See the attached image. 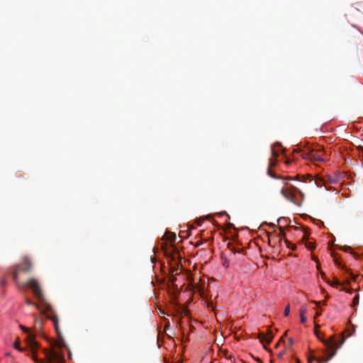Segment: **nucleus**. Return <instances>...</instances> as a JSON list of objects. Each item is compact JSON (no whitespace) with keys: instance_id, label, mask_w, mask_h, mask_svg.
Masks as SVG:
<instances>
[{"instance_id":"5701e85b","label":"nucleus","mask_w":363,"mask_h":363,"mask_svg":"<svg viewBox=\"0 0 363 363\" xmlns=\"http://www.w3.org/2000/svg\"><path fill=\"white\" fill-rule=\"evenodd\" d=\"M335 262L338 264L342 269H346V267L344 265V264H342L339 262V261L337 259H335L334 260Z\"/></svg>"},{"instance_id":"20e7f679","label":"nucleus","mask_w":363,"mask_h":363,"mask_svg":"<svg viewBox=\"0 0 363 363\" xmlns=\"http://www.w3.org/2000/svg\"><path fill=\"white\" fill-rule=\"evenodd\" d=\"M45 357L49 363H52L56 361L57 363H65L63 356L59 355L53 350H44Z\"/></svg>"},{"instance_id":"f03ea898","label":"nucleus","mask_w":363,"mask_h":363,"mask_svg":"<svg viewBox=\"0 0 363 363\" xmlns=\"http://www.w3.org/2000/svg\"><path fill=\"white\" fill-rule=\"evenodd\" d=\"M344 342L345 337H342L341 340L339 342H337L334 335L331 336L329 340H323V343L326 347V352L328 354V357H322L316 358L312 354H311L308 358V363H312L313 360H316L318 362H328L331 358H333L335 355L337 350L341 347Z\"/></svg>"},{"instance_id":"4468645a","label":"nucleus","mask_w":363,"mask_h":363,"mask_svg":"<svg viewBox=\"0 0 363 363\" xmlns=\"http://www.w3.org/2000/svg\"><path fill=\"white\" fill-rule=\"evenodd\" d=\"M267 173H268V174H269L271 177H272V178H274V179H279V178H280L279 177L277 176V175H276V174H275L272 171V169H271L270 168H269V169H268V170H267Z\"/></svg>"},{"instance_id":"e433bc0d","label":"nucleus","mask_w":363,"mask_h":363,"mask_svg":"<svg viewBox=\"0 0 363 363\" xmlns=\"http://www.w3.org/2000/svg\"><path fill=\"white\" fill-rule=\"evenodd\" d=\"M323 305H325V304H326V301H323Z\"/></svg>"},{"instance_id":"6ab92c4d","label":"nucleus","mask_w":363,"mask_h":363,"mask_svg":"<svg viewBox=\"0 0 363 363\" xmlns=\"http://www.w3.org/2000/svg\"><path fill=\"white\" fill-rule=\"evenodd\" d=\"M289 313H290V307H289V306H287L284 309V314L285 316H288Z\"/></svg>"},{"instance_id":"473e14b6","label":"nucleus","mask_w":363,"mask_h":363,"mask_svg":"<svg viewBox=\"0 0 363 363\" xmlns=\"http://www.w3.org/2000/svg\"><path fill=\"white\" fill-rule=\"evenodd\" d=\"M313 303H315V305H317V306H318V305L320 303V302H319V301H313Z\"/></svg>"},{"instance_id":"9b49d317","label":"nucleus","mask_w":363,"mask_h":363,"mask_svg":"<svg viewBox=\"0 0 363 363\" xmlns=\"http://www.w3.org/2000/svg\"><path fill=\"white\" fill-rule=\"evenodd\" d=\"M25 301L27 305H30V306L33 305L36 307V308L40 310V306L38 303L33 302L30 298H26Z\"/></svg>"},{"instance_id":"b1692460","label":"nucleus","mask_w":363,"mask_h":363,"mask_svg":"<svg viewBox=\"0 0 363 363\" xmlns=\"http://www.w3.org/2000/svg\"><path fill=\"white\" fill-rule=\"evenodd\" d=\"M341 249L345 252H348L349 250H351V247L350 246H347V245H345V246H342L341 247Z\"/></svg>"},{"instance_id":"aec40b11","label":"nucleus","mask_w":363,"mask_h":363,"mask_svg":"<svg viewBox=\"0 0 363 363\" xmlns=\"http://www.w3.org/2000/svg\"><path fill=\"white\" fill-rule=\"evenodd\" d=\"M56 345L59 347H65V343L61 340H59L57 342H56Z\"/></svg>"},{"instance_id":"2eb2a0df","label":"nucleus","mask_w":363,"mask_h":363,"mask_svg":"<svg viewBox=\"0 0 363 363\" xmlns=\"http://www.w3.org/2000/svg\"><path fill=\"white\" fill-rule=\"evenodd\" d=\"M277 159H274V158L270 159L269 168L271 169L272 167H274L277 164Z\"/></svg>"},{"instance_id":"f3484780","label":"nucleus","mask_w":363,"mask_h":363,"mask_svg":"<svg viewBox=\"0 0 363 363\" xmlns=\"http://www.w3.org/2000/svg\"><path fill=\"white\" fill-rule=\"evenodd\" d=\"M13 347L15 349L18 350V351L21 352L23 350V349L20 346L18 340L15 342Z\"/></svg>"},{"instance_id":"423d86ee","label":"nucleus","mask_w":363,"mask_h":363,"mask_svg":"<svg viewBox=\"0 0 363 363\" xmlns=\"http://www.w3.org/2000/svg\"><path fill=\"white\" fill-rule=\"evenodd\" d=\"M328 160V155L325 152L312 150L311 161L312 162H325Z\"/></svg>"},{"instance_id":"4c0bfd02","label":"nucleus","mask_w":363,"mask_h":363,"mask_svg":"<svg viewBox=\"0 0 363 363\" xmlns=\"http://www.w3.org/2000/svg\"><path fill=\"white\" fill-rule=\"evenodd\" d=\"M359 151H362V154H363V147H361V149H359Z\"/></svg>"},{"instance_id":"412c9836","label":"nucleus","mask_w":363,"mask_h":363,"mask_svg":"<svg viewBox=\"0 0 363 363\" xmlns=\"http://www.w3.org/2000/svg\"><path fill=\"white\" fill-rule=\"evenodd\" d=\"M228 247L230 248V250L233 251L234 252H240V250H235L234 247H233V245L231 243H228Z\"/></svg>"},{"instance_id":"393cba45","label":"nucleus","mask_w":363,"mask_h":363,"mask_svg":"<svg viewBox=\"0 0 363 363\" xmlns=\"http://www.w3.org/2000/svg\"><path fill=\"white\" fill-rule=\"evenodd\" d=\"M0 284L2 287L5 286L6 284V281L5 279H2L0 281Z\"/></svg>"},{"instance_id":"58836bf2","label":"nucleus","mask_w":363,"mask_h":363,"mask_svg":"<svg viewBox=\"0 0 363 363\" xmlns=\"http://www.w3.org/2000/svg\"><path fill=\"white\" fill-rule=\"evenodd\" d=\"M290 162H290L289 160H287V161L286 162V164H289Z\"/></svg>"},{"instance_id":"dca6fc26","label":"nucleus","mask_w":363,"mask_h":363,"mask_svg":"<svg viewBox=\"0 0 363 363\" xmlns=\"http://www.w3.org/2000/svg\"><path fill=\"white\" fill-rule=\"evenodd\" d=\"M305 245L306 247L310 250L315 249V245L312 242L307 241Z\"/></svg>"},{"instance_id":"0eeeda50","label":"nucleus","mask_w":363,"mask_h":363,"mask_svg":"<svg viewBox=\"0 0 363 363\" xmlns=\"http://www.w3.org/2000/svg\"><path fill=\"white\" fill-rule=\"evenodd\" d=\"M273 337H274V335L272 334V331L270 328H268L267 334L260 333L258 335V338L259 339V340L262 343L265 342L267 344H269L272 342Z\"/></svg>"},{"instance_id":"c85d7f7f","label":"nucleus","mask_w":363,"mask_h":363,"mask_svg":"<svg viewBox=\"0 0 363 363\" xmlns=\"http://www.w3.org/2000/svg\"><path fill=\"white\" fill-rule=\"evenodd\" d=\"M289 342L290 345H292L294 344V340L292 337L289 338Z\"/></svg>"},{"instance_id":"cd10ccee","label":"nucleus","mask_w":363,"mask_h":363,"mask_svg":"<svg viewBox=\"0 0 363 363\" xmlns=\"http://www.w3.org/2000/svg\"><path fill=\"white\" fill-rule=\"evenodd\" d=\"M186 314H187V311L185 309L182 308L181 315H186Z\"/></svg>"},{"instance_id":"ddd939ff","label":"nucleus","mask_w":363,"mask_h":363,"mask_svg":"<svg viewBox=\"0 0 363 363\" xmlns=\"http://www.w3.org/2000/svg\"><path fill=\"white\" fill-rule=\"evenodd\" d=\"M359 295H356L354 298H353V301H352V306H356L357 305L359 304Z\"/></svg>"},{"instance_id":"f8f14e48","label":"nucleus","mask_w":363,"mask_h":363,"mask_svg":"<svg viewBox=\"0 0 363 363\" xmlns=\"http://www.w3.org/2000/svg\"><path fill=\"white\" fill-rule=\"evenodd\" d=\"M327 282H328V284H329L330 285H331L333 286H337L340 285V283L337 278L334 279V280L332 282H330L329 281H327Z\"/></svg>"},{"instance_id":"a211bd4d","label":"nucleus","mask_w":363,"mask_h":363,"mask_svg":"<svg viewBox=\"0 0 363 363\" xmlns=\"http://www.w3.org/2000/svg\"><path fill=\"white\" fill-rule=\"evenodd\" d=\"M170 242H174L177 239V236L175 233H172L170 236L168 238Z\"/></svg>"},{"instance_id":"c9c22d12","label":"nucleus","mask_w":363,"mask_h":363,"mask_svg":"<svg viewBox=\"0 0 363 363\" xmlns=\"http://www.w3.org/2000/svg\"><path fill=\"white\" fill-rule=\"evenodd\" d=\"M319 315H320V313L319 312H317V313H316V315H315V317H316V316H319Z\"/></svg>"},{"instance_id":"c756f323","label":"nucleus","mask_w":363,"mask_h":363,"mask_svg":"<svg viewBox=\"0 0 363 363\" xmlns=\"http://www.w3.org/2000/svg\"><path fill=\"white\" fill-rule=\"evenodd\" d=\"M284 354V351H282V352H279V353L278 354V357H279V358H282V357H283Z\"/></svg>"},{"instance_id":"ea45409f","label":"nucleus","mask_w":363,"mask_h":363,"mask_svg":"<svg viewBox=\"0 0 363 363\" xmlns=\"http://www.w3.org/2000/svg\"><path fill=\"white\" fill-rule=\"evenodd\" d=\"M321 275H322V277L325 276V273L321 272Z\"/></svg>"},{"instance_id":"1a4fd4ad","label":"nucleus","mask_w":363,"mask_h":363,"mask_svg":"<svg viewBox=\"0 0 363 363\" xmlns=\"http://www.w3.org/2000/svg\"><path fill=\"white\" fill-rule=\"evenodd\" d=\"M289 222V220H288V218H286L284 217L279 218L277 220V223H278V225H279V230L282 231L283 225H288Z\"/></svg>"},{"instance_id":"7c9ffc66","label":"nucleus","mask_w":363,"mask_h":363,"mask_svg":"<svg viewBox=\"0 0 363 363\" xmlns=\"http://www.w3.org/2000/svg\"><path fill=\"white\" fill-rule=\"evenodd\" d=\"M286 333H287V332H285V333L284 334V335L281 337V339H280V342H283V341H284V337L286 335Z\"/></svg>"},{"instance_id":"a878e982","label":"nucleus","mask_w":363,"mask_h":363,"mask_svg":"<svg viewBox=\"0 0 363 363\" xmlns=\"http://www.w3.org/2000/svg\"><path fill=\"white\" fill-rule=\"evenodd\" d=\"M315 335H316L317 337H318L319 340H320V341L323 342V340H324L320 338V335H319V332H318L317 330H315Z\"/></svg>"},{"instance_id":"4be33fe9","label":"nucleus","mask_w":363,"mask_h":363,"mask_svg":"<svg viewBox=\"0 0 363 363\" xmlns=\"http://www.w3.org/2000/svg\"><path fill=\"white\" fill-rule=\"evenodd\" d=\"M272 153L274 159H277L279 157V153L275 151L274 148L272 149Z\"/></svg>"},{"instance_id":"72a5a7b5","label":"nucleus","mask_w":363,"mask_h":363,"mask_svg":"<svg viewBox=\"0 0 363 363\" xmlns=\"http://www.w3.org/2000/svg\"><path fill=\"white\" fill-rule=\"evenodd\" d=\"M255 359L257 362H261V359H260L259 357L255 358Z\"/></svg>"},{"instance_id":"9d476101","label":"nucleus","mask_w":363,"mask_h":363,"mask_svg":"<svg viewBox=\"0 0 363 363\" xmlns=\"http://www.w3.org/2000/svg\"><path fill=\"white\" fill-rule=\"evenodd\" d=\"M312 150L310 152H304L301 154V157L311 161Z\"/></svg>"},{"instance_id":"a19ab883","label":"nucleus","mask_w":363,"mask_h":363,"mask_svg":"<svg viewBox=\"0 0 363 363\" xmlns=\"http://www.w3.org/2000/svg\"><path fill=\"white\" fill-rule=\"evenodd\" d=\"M299 150H294V152H298Z\"/></svg>"},{"instance_id":"f257e3e1","label":"nucleus","mask_w":363,"mask_h":363,"mask_svg":"<svg viewBox=\"0 0 363 363\" xmlns=\"http://www.w3.org/2000/svg\"><path fill=\"white\" fill-rule=\"evenodd\" d=\"M33 264L31 259L27 257L24 256L22 257L21 262L20 264H16L13 265L12 277L14 281L16 283L18 287H29L32 289L33 295L43 304L45 306V311H40L41 313H44L45 312H49L50 314L47 315V318L51 320L54 324L55 331L57 333V337L59 339H62V333L60 331V325H59V318L55 313L51 305L46 301V298L44 296L43 291L42 290L41 286H40L38 281L34 279L31 278L28 280L26 283H20L18 281V275L20 273H27L30 272L32 269Z\"/></svg>"},{"instance_id":"f704fd0d","label":"nucleus","mask_w":363,"mask_h":363,"mask_svg":"<svg viewBox=\"0 0 363 363\" xmlns=\"http://www.w3.org/2000/svg\"><path fill=\"white\" fill-rule=\"evenodd\" d=\"M296 363H301V361L299 359H296Z\"/></svg>"},{"instance_id":"6e6552de","label":"nucleus","mask_w":363,"mask_h":363,"mask_svg":"<svg viewBox=\"0 0 363 363\" xmlns=\"http://www.w3.org/2000/svg\"><path fill=\"white\" fill-rule=\"evenodd\" d=\"M307 311V308L306 306H302L301 308L299 310V314L301 318V322L302 323H304L306 322V318L305 317V313Z\"/></svg>"},{"instance_id":"7ed1b4c3","label":"nucleus","mask_w":363,"mask_h":363,"mask_svg":"<svg viewBox=\"0 0 363 363\" xmlns=\"http://www.w3.org/2000/svg\"><path fill=\"white\" fill-rule=\"evenodd\" d=\"M20 328L24 333H28L26 341L29 347L30 348L33 359L36 362L40 363L41 361L39 360L35 355L36 351L38 348V343L35 341V336L29 333V330L26 327L20 325Z\"/></svg>"},{"instance_id":"39448f33","label":"nucleus","mask_w":363,"mask_h":363,"mask_svg":"<svg viewBox=\"0 0 363 363\" xmlns=\"http://www.w3.org/2000/svg\"><path fill=\"white\" fill-rule=\"evenodd\" d=\"M297 189L294 186H291L287 189H281V194L289 201L293 202L296 204V202L294 201V197L296 196V192Z\"/></svg>"},{"instance_id":"bb28decb","label":"nucleus","mask_w":363,"mask_h":363,"mask_svg":"<svg viewBox=\"0 0 363 363\" xmlns=\"http://www.w3.org/2000/svg\"><path fill=\"white\" fill-rule=\"evenodd\" d=\"M342 290L347 292V293H350L351 294L352 293V290L350 289H347V288H342Z\"/></svg>"},{"instance_id":"2f4dec72","label":"nucleus","mask_w":363,"mask_h":363,"mask_svg":"<svg viewBox=\"0 0 363 363\" xmlns=\"http://www.w3.org/2000/svg\"><path fill=\"white\" fill-rule=\"evenodd\" d=\"M280 234H281V236H283V237H284V236H285V235H286V234H285V233H284V229H283V228H282V231H280Z\"/></svg>"}]
</instances>
